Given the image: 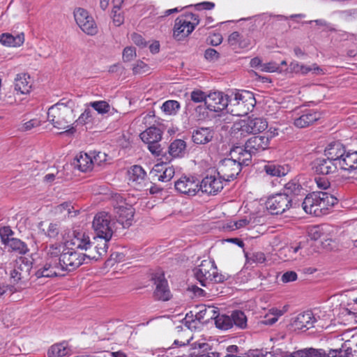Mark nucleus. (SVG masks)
Returning a JSON list of instances; mask_svg holds the SVG:
<instances>
[{
  "mask_svg": "<svg viewBox=\"0 0 357 357\" xmlns=\"http://www.w3.org/2000/svg\"><path fill=\"white\" fill-rule=\"evenodd\" d=\"M283 192L291 199L297 200L296 206H302L305 213L321 216L326 213L329 207L337 202V199L326 192H313L305 196V190L297 178L285 184Z\"/></svg>",
  "mask_w": 357,
  "mask_h": 357,
  "instance_id": "obj_1",
  "label": "nucleus"
},
{
  "mask_svg": "<svg viewBox=\"0 0 357 357\" xmlns=\"http://www.w3.org/2000/svg\"><path fill=\"white\" fill-rule=\"evenodd\" d=\"M204 315H206V319H215L216 327L221 330H229L233 327L240 329H244L247 326V317L244 312L241 310H234L231 315L220 314L217 308L208 306L204 308Z\"/></svg>",
  "mask_w": 357,
  "mask_h": 357,
  "instance_id": "obj_2",
  "label": "nucleus"
},
{
  "mask_svg": "<svg viewBox=\"0 0 357 357\" xmlns=\"http://www.w3.org/2000/svg\"><path fill=\"white\" fill-rule=\"evenodd\" d=\"M71 101L59 102L50 107L47 112V119L54 128L66 129L74 119Z\"/></svg>",
  "mask_w": 357,
  "mask_h": 357,
  "instance_id": "obj_3",
  "label": "nucleus"
},
{
  "mask_svg": "<svg viewBox=\"0 0 357 357\" xmlns=\"http://www.w3.org/2000/svg\"><path fill=\"white\" fill-rule=\"evenodd\" d=\"M256 104L252 93L248 91H238L234 93V98L229 99V107L227 112L233 116H243L251 112Z\"/></svg>",
  "mask_w": 357,
  "mask_h": 357,
  "instance_id": "obj_4",
  "label": "nucleus"
},
{
  "mask_svg": "<svg viewBox=\"0 0 357 357\" xmlns=\"http://www.w3.org/2000/svg\"><path fill=\"white\" fill-rule=\"evenodd\" d=\"M193 272L195 278L203 287H207L211 282H222L226 280L224 275L218 272L215 262L211 260H203Z\"/></svg>",
  "mask_w": 357,
  "mask_h": 357,
  "instance_id": "obj_5",
  "label": "nucleus"
},
{
  "mask_svg": "<svg viewBox=\"0 0 357 357\" xmlns=\"http://www.w3.org/2000/svg\"><path fill=\"white\" fill-rule=\"evenodd\" d=\"M116 222L112 215L105 211L96 214L92 222L93 229L98 238L111 240L115 231Z\"/></svg>",
  "mask_w": 357,
  "mask_h": 357,
  "instance_id": "obj_6",
  "label": "nucleus"
},
{
  "mask_svg": "<svg viewBox=\"0 0 357 357\" xmlns=\"http://www.w3.org/2000/svg\"><path fill=\"white\" fill-rule=\"evenodd\" d=\"M199 23V17L192 13L178 16L174 23L173 36L177 40H181L189 36Z\"/></svg>",
  "mask_w": 357,
  "mask_h": 357,
  "instance_id": "obj_7",
  "label": "nucleus"
},
{
  "mask_svg": "<svg viewBox=\"0 0 357 357\" xmlns=\"http://www.w3.org/2000/svg\"><path fill=\"white\" fill-rule=\"evenodd\" d=\"M87 259L86 254H82L73 248H65L60 255V261L58 262L62 273L63 271H73L84 263Z\"/></svg>",
  "mask_w": 357,
  "mask_h": 357,
  "instance_id": "obj_8",
  "label": "nucleus"
},
{
  "mask_svg": "<svg viewBox=\"0 0 357 357\" xmlns=\"http://www.w3.org/2000/svg\"><path fill=\"white\" fill-rule=\"evenodd\" d=\"M297 200L291 199L284 192L270 196L266 202V208L272 214H282L291 208H298Z\"/></svg>",
  "mask_w": 357,
  "mask_h": 357,
  "instance_id": "obj_9",
  "label": "nucleus"
},
{
  "mask_svg": "<svg viewBox=\"0 0 357 357\" xmlns=\"http://www.w3.org/2000/svg\"><path fill=\"white\" fill-rule=\"evenodd\" d=\"M32 262L27 258L20 257L15 261L13 269L10 273V278L15 283L24 284L30 279Z\"/></svg>",
  "mask_w": 357,
  "mask_h": 357,
  "instance_id": "obj_10",
  "label": "nucleus"
},
{
  "mask_svg": "<svg viewBox=\"0 0 357 357\" xmlns=\"http://www.w3.org/2000/svg\"><path fill=\"white\" fill-rule=\"evenodd\" d=\"M141 139L148 144L149 150L156 155L162 153V148L159 142L162 139V131L155 126H151L140 134Z\"/></svg>",
  "mask_w": 357,
  "mask_h": 357,
  "instance_id": "obj_11",
  "label": "nucleus"
},
{
  "mask_svg": "<svg viewBox=\"0 0 357 357\" xmlns=\"http://www.w3.org/2000/svg\"><path fill=\"white\" fill-rule=\"evenodd\" d=\"M74 17L79 27L86 34L94 36L98 33V26L92 16L82 8L74 11Z\"/></svg>",
  "mask_w": 357,
  "mask_h": 357,
  "instance_id": "obj_12",
  "label": "nucleus"
},
{
  "mask_svg": "<svg viewBox=\"0 0 357 357\" xmlns=\"http://www.w3.org/2000/svg\"><path fill=\"white\" fill-rule=\"evenodd\" d=\"M241 168L232 157L224 158L219 163L217 174L220 176L225 181H229L238 175Z\"/></svg>",
  "mask_w": 357,
  "mask_h": 357,
  "instance_id": "obj_13",
  "label": "nucleus"
},
{
  "mask_svg": "<svg viewBox=\"0 0 357 357\" xmlns=\"http://www.w3.org/2000/svg\"><path fill=\"white\" fill-rule=\"evenodd\" d=\"M206 106L208 109L213 112L227 111L229 107V99L227 96L219 91L211 92L207 96Z\"/></svg>",
  "mask_w": 357,
  "mask_h": 357,
  "instance_id": "obj_14",
  "label": "nucleus"
},
{
  "mask_svg": "<svg viewBox=\"0 0 357 357\" xmlns=\"http://www.w3.org/2000/svg\"><path fill=\"white\" fill-rule=\"evenodd\" d=\"M223 180L220 176L215 175L206 176L201 183H199V190L210 195H215L223 188Z\"/></svg>",
  "mask_w": 357,
  "mask_h": 357,
  "instance_id": "obj_15",
  "label": "nucleus"
},
{
  "mask_svg": "<svg viewBox=\"0 0 357 357\" xmlns=\"http://www.w3.org/2000/svg\"><path fill=\"white\" fill-rule=\"evenodd\" d=\"M339 165L331 159L326 157L316 158L312 163L313 171L320 175H329L337 171Z\"/></svg>",
  "mask_w": 357,
  "mask_h": 357,
  "instance_id": "obj_16",
  "label": "nucleus"
},
{
  "mask_svg": "<svg viewBox=\"0 0 357 357\" xmlns=\"http://www.w3.org/2000/svg\"><path fill=\"white\" fill-rule=\"evenodd\" d=\"M271 139V134L254 135L245 142L246 149L255 155L261 151L268 149Z\"/></svg>",
  "mask_w": 357,
  "mask_h": 357,
  "instance_id": "obj_17",
  "label": "nucleus"
},
{
  "mask_svg": "<svg viewBox=\"0 0 357 357\" xmlns=\"http://www.w3.org/2000/svg\"><path fill=\"white\" fill-rule=\"evenodd\" d=\"M114 208L116 221L121 224L123 227H129L132 223L135 208L128 204L119 206L114 205Z\"/></svg>",
  "mask_w": 357,
  "mask_h": 357,
  "instance_id": "obj_18",
  "label": "nucleus"
},
{
  "mask_svg": "<svg viewBox=\"0 0 357 357\" xmlns=\"http://www.w3.org/2000/svg\"><path fill=\"white\" fill-rule=\"evenodd\" d=\"M199 183L194 177L182 176L175 182L174 186L179 192L194 196L199 190Z\"/></svg>",
  "mask_w": 357,
  "mask_h": 357,
  "instance_id": "obj_19",
  "label": "nucleus"
},
{
  "mask_svg": "<svg viewBox=\"0 0 357 357\" xmlns=\"http://www.w3.org/2000/svg\"><path fill=\"white\" fill-rule=\"evenodd\" d=\"M296 115L294 119V125L298 128L309 127L321 118L320 113L313 109H305Z\"/></svg>",
  "mask_w": 357,
  "mask_h": 357,
  "instance_id": "obj_20",
  "label": "nucleus"
},
{
  "mask_svg": "<svg viewBox=\"0 0 357 357\" xmlns=\"http://www.w3.org/2000/svg\"><path fill=\"white\" fill-rule=\"evenodd\" d=\"M153 280L155 285V289L153 293L155 299L162 301H169L172 297V294L164 274L155 275Z\"/></svg>",
  "mask_w": 357,
  "mask_h": 357,
  "instance_id": "obj_21",
  "label": "nucleus"
},
{
  "mask_svg": "<svg viewBox=\"0 0 357 357\" xmlns=\"http://www.w3.org/2000/svg\"><path fill=\"white\" fill-rule=\"evenodd\" d=\"M268 128L266 119L261 117H249L241 126L243 132L255 135L263 132Z\"/></svg>",
  "mask_w": 357,
  "mask_h": 357,
  "instance_id": "obj_22",
  "label": "nucleus"
},
{
  "mask_svg": "<svg viewBox=\"0 0 357 357\" xmlns=\"http://www.w3.org/2000/svg\"><path fill=\"white\" fill-rule=\"evenodd\" d=\"M36 278H52L63 275L61 266L56 264V261L50 259V261H45V264L38 268L35 273Z\"/></svg>",
  "mask_w": 357,
  "mask_h": 357,
  "instance_id": "obj_23",
  "label": "nucleus"
},
{
  "mask_svg": "<svg viewBox=\"0 0 357 357\" xmlns=\"http://www.w3.org/2000/svg\"><path fill=\"white\" fill-rule=\"evenodd\" d=\"M229 155L242 167V166H248L251 163L252 155L255 154L246 149L245 144L244 146L234 147L230 151Z\"/></svg>",
  "mask_w": 357,
  "mask_h": 357,
  "instance_id": "obj_24",
  "label": "nucleus"
},
{
  "mask_svg": "<svg viewBox=\"0 0 357 357\" xmlns=\"http://www.w3.org/2000/svg\"><path fill=\"white\" fill-rule=\"evenodd\" d=\"M151 174L154 181L157 180L162 182L169 181L174 175V169L172 166H168L163 164H157L154 166Z\"/></svg>",
  "mask_w": 357,
  "mask_h": 357,
  "instance_id": "obj_25",
  "label": "nucleus"
},
{
  "mask_svg": "<svg viewBox=\"0 0 357 357\" xmlns=\"http://www.w3.org/2000/svg\"><path fill=\"white\" fill-rule=\"evenodd\" d=\"M316 319L312 311H305L298 314L294 321L293 326L297 330H308L314 327Z\"/></svg>",
  "mask_w": 357,
  "mask_h": 357,
  "instance_id": "obj_26",
  "label": "nucleus"
},
{
  "mask_svg": "<svg viewBox=\"0 0 357 357\" xmlns=\"http://www.w3.org/2000/svg\"><path fill=\"white\" fill-rule=\"evenodd\" d=\"M345 152V147L342 144L334 142L329 144L325 149L324 155L340 164Z\"/></svg>",
  "mask_w": 357,
  "mask_h": 357,
  "instance_id": "obj_27",
  "label": "nucleus"
},
{
  "mask_svg": "<svg viewBox=\"0 0 357 357\" xmlns=\"http://www.w3.org/2000/svg\"><path fill=\"white\" fill-rule=\"evenodd\" d=\"M30 79V76L26 73L17 75L14 82L15 90L20 94L29 93L31 89Z\"/></svg>",
  "mask_w": 357,
  "mask_h": 357,
  "instance_id": "obj_28",
  "label": "nucleus"
},
{
  "mask_svg": "<svg viewBox=\"0 0 357 357\" xmlns=\"http://www.w3.org/2000/svg\"><path fill=\"white\" fill-rule=\"evenodd\" d=\"M9 252H13L20 255H24L29 252L27 244L17 238H12L4 245Z\"/></svg>",
  "mask_w": 357,
  "mask_h": 357,
  "instance_id": "obj_29",
  "label": "nucleus"
},
{
  "mask_svg": "<svg viewBox=\"0 0 357 357\" xmlns=\"http://www.w3.org/2000/svg\"><path fill=\"white\" fill-rule=\"evenodd\" d=\"M339 167L347 171H351L357 168V151H346L344 157L338 164Z\"/></svg>",
  "mask_w": 357,
  "mask_h": 357,
  "instance_id": "obj_30",
  "label": "nucleus"
},
{
  "mask_svg": "<svg viewBox=\"0 0 357 357\" xmlns=\"http://www.w3.org/2000/svg\"><path fill=\"white\" fill-rule=\"evenodd\" d=\"M213 132L209 128H199L192 132V140L197 144H205L213 139Z\"/></svg>",
  "mask_w": 357,
  "mask_h": 357,
  "instance_id": "obj_31",
  "label": "nucleus"
},
{
  "mask_svg": "<svg viewBox=\"0 0 357 357\" xmlns=\"http://www.w3.org/2000/svg\"><path fill=\"white\" fill-rule=\"evenodd\" d=\"M93 243L90 241V238L85 233L78 232L75 235L72 243L73 245L76 246L77 248L80 250H84L87 251L93 246Z\"/></svg>",
  "mask_w": 357,
  "mask_h": 357,
  "instance_id": "obj_32",
  "label": "nucleus"
},
{
  "mask_svg": "<svg viewBox=\"0 0 357 357\" xmlns=\"http://www.w3.org/2000/svg\"><path fill=\"white\" fill-rule=\"evenodd\" d=\"M24 41V33L17 35L15 37L10 33H2L0 36L1 44L7 46L17 47L23 44Z\"/></svg>",
  "mask_w": 357,
  "mask_h": 357,
  "instance_id": "obj_33",
  "label": "nucleus"
},
{
  "mask_svg": "<svg viewBox=\"0 0 357 357\" xmlns=\"http://www.w3.org/2000/svg\"><path fill=\"white\" fill-rule=\"evenodd\" d=\"M74 164L79 170L84 172L91 170L93 167L91 155L87 153H81L79 157H77Z\"/></svg>",
  "mask_w": 357,
  "mask_h": 357,
  "instance_id": "obj_34",
  "label": "nucleus"
},
{
  "mask_svg": "<svg viewBox=\"0 0 357 357\" xmlns=\"http://www.w3.org/2000/svg\"><path fill=\"white\" fill-rule=\"evenodd\" d=\"M186 144L182 139H176L169 146V153L174 158L183 157L185 154Z\"/></svg>",
  "mask_w": 357,
  "mask_h": 357,
  "instance_id": "obj_35",
  "label": "nucleus"
},
{
  "mask_svg": "<svg viewBox=\"0 0 357 357\" xmlns=\"http://www.w3.org/2000/svg\"><path fill=\"white\" fill-rule=\"evenodd\" d=\"M328 354L324 349L309 348L294 352L291 357H327Z\"/></svg>",
  "mask_w": 357,
  "mask_h": 357,
  "instance_id": "obj_36",
  "label": "nucleus"
},
{
  "mask_svg": "<svg viewBox=\"0 0 357 357\" xmlns=\"http://www.w3.org/2000/svg\"><path fill=\"white\" fill-rule=\"evenodd\" d=\"M265 172L271 176H285L288 172V168L284 166L268 163L264 167Z\"/></svg>",
  "mask_w": 357,
  "mask_h": 357,
  "instance_id": "obj_37",
  "label": "nucleus"
},
{
  "mask_svg": "<svg viewBox=\"0 0 357 357\" xmlns=\"http://www.w3.org/2000/svg\"><path fill=\"white\" fill-rule=\"evenodd\" d=\"M68 348L65 342L52 345L48 350L49 357H63L68 354Z\"/></svg>",
  "mask_w": 357,
  "mask_h": 357,
  "instance_id": "obj_38",
  "label": "nucleus"
},
{
  "mask_svg": "<svg viewBox=\"0 0 357 357\" xmlns=\"http://www.w3.org/2000/svg\"><path fill=\"white\" fill-rule=\"evenodd\" d=\"M146 172L141 166L133 165L128 170L129 180L133 182L140 183L146 176Z\"/></svg>",
  "mask_w": 357,
  "mask_h": 357,
  "instance_id": "obj_39",
  "label": "nucleus"
},
{
  "mask_svg": "<svg viewBox=\"0 0 357 357\" xmlns=\"http://www.w3.org/2000/svg\"><path fill=\"white\" fill-rule=\"evenodd\" d=\"M161 109L167 114L175 115L180 109V103L176 100H169L162 104Z\"/></svg>",
  "mask_w": 357,
  "mask_h": 357,
  "instance_id": "obj_40",
  "label": "nucleus"
},
{
  "mask_svg": "<svg viewBox=\"0 0 357 357\" xmlns=\"http://www.w3.org/2000/svg\"><path fill=\"white\" fill-rule=\"evenodd\" d=\"M61 245L55 243L51 244L47 251L46 261H50V259L56 261V264L60 261V255L61 254Z\"/></svg>",
  "mask_w": 357,
  "mask_h": 357,
  "instance_id": "obj_41",
  "label": "nucleus"
},
{
  "mask_svg": "<svg viewBox=\"0 0 357 357\" xmlns=\"http://www.w3.org/2000/svg\"><path fill=\"white\" fill-rule=\"evenodd\" d=\"M89 106L93 107L98 114H104L109 112L110 105L104 100L93 101L89 103Z\"/></svg>",
  "mask_w": 357,
  "mask_h": 357,
  "instance_id": "obj_42",
  "label": "nucleus"
},
{
  "mask_svg": "<svg viewBox=\"0 0 357 357\" xmlns=\"http://www.w3.org/2000/svg\"><path fill=\"white\" fill-rule=\"evenodd\" d=\"M14 231L9 226H5L0 228V238L3 245H6L12 238H13Z\"/></svg>",
  "mask_w": 357,
  "mask_h": 357,
  "instance_id": "obj_43",
  "label": "nucleus"
},
{
  "mask_svg": "<svg viewBox=\"0 0 357 357\" xmlns=\"http://www.w3.org/2000/svg\"><path fill=\"white\" fill-rule=\"evenodd\" d=\"M94 250H96V253L90 252L86 254L87 259H93L98 261L103 256H105L107 252V249L105 248L104 247L98 248L97 246H94Z\"/></svg>",
  "mask_w": 357,
  "mask_h": 357,
  "instance_id": "obj_44",
  "label": "nucleus"
},
{
  "mask_svg": "<svg viewBox=\"0 0 357 357\" xmlns=\"http://www.w3.org/2000/svg\"><path fill=\"white\" fill-rule=\"evenodd\" d=\"M242 36L238 31H234L231 33L228 38V43L231 45H236L238 44L239 46L246 47V44H243V41L241 40Z\"/></svg>",
  "mask_w": 357,
  "mask_h": 357,
  "instance_id": "obj_45",
  "label": "nucleus"
},
{
  "mask_svg": "<svg viewBox=\"0 0 357 357\" xmlns=\"http://www.w3.org/2000/svg\"><path fill=\"white\" fill-rule=\"evenodd\" d=\"M190 98L194 102H204V104L206 105V100L208 98L204 92L200 90H195L191 92Z\"/></svg>",
  "mask_w": 357,
  "mask_h": 357,
  "instance_id": "obj_46",
  "label": "nucleus"
},
{
  "mask_svg": "<svg viewBox=\"0 0 357 357\" xmlns=\"http://www.w3.org/2000/svg\"><path fill=\"white\" fill-rule=\"evenodd\" d=\"M342 19L346 21H351L357 18V8H351L340 12Z\"/></svg>",
  "mask_w": 357,
  "mask_h": 357,
  "instance_id": "obj_47",
  "label": "nucleus"
},
{
  "mask_svg": "<svg viewBox=\"0 0 357 357\" xmlns=\"http://www.w3.org/2000/svg\"><path fill=\"white\" fill-rule=\"evenodd\" d=\"M92 111L90 109H86L75 121L77 124L85 125L91 121Z\"/></svg>",
  "mask_w": 357,
  "mask_h": 357,
  "instance_id": "obj_48",
  "label": "nucleus"
},
{
  "mask_svg": "<svg viewBox=\"0 0 357 357\" xmlns=\"http://www.w3.org/2000/svg\"><path fill=\"white\" fill-rule=\"evenodd\" d=\"M247 259L248 261H251L257 264H262L266 261V257L264 252H253L250 255V257L246 255Z\"/></svg>",
  "mask_w": 357,
  "mask_h": 357,
  "instance_id": "obj_49",
  "label": "nucleus"
},
{
  "mask_svg": "<svg viewBox=\"0 0 357 357\" xmlns=\"http://www.w3.org/2000/svg\"><path fill=\"white\" fill-rule=\"evenodd\" d=\"M188 7H194L195 8V10H198V11L203 10H212L214 8L215 3L213 2H210V1H203V2L198 3H196L194 5L191 4V5L187 6L185 8H188Z\"/></svg>",
  "mask_w": 357,
  "mask_h": 357,
  "instance_id": "obj_50",
  "label": "nucleus"
},
{
  "mask_svg": "<svg viewBox=\"0 0 357 357\" xmlns=\"http://www.w3.org/2000/svg\"><path fill=\"white\" fill-rule=\"evenodd\" d=\"M107 154L102 152L93 153L91 155V160L93 161V165L100 166L102 162L107 160Z\"/></svg>",
  "mask_w": 357,
  "mask_h": 357,
  "instance_id": "obj_51",
  "label": "nucleus"
},
{
  "mask_svg": "<svg viewBox=\"0 0 357 357\" xmlns=\"http://www.w3.org/2000/svg\"><path fill=\"white\" fill-rule=\"evenodd\" d=\"M136 56L135 48L133 47H126L123 52V60L125 62L132 61Z\"/></svg>",
  "mask_w": 357,
  "mask_h": 357,
  "instance_id": "obj_52",
  "label": "nucleus"
},
{
  "mask_svg": "<svg viewBox=\"0 0 357 357\" xmlns=\"http://www.w3.org/2000/svg\"><path fill=\"white\" fill-rule=\"evenodd\" d=\"M59 234V225L56 223H50L47 230V236L51 238H56Z\"/></svg>",
  "mask_w": 357,
  "mask_h": 357,
  "instance_id": "obj_53",
  "label": "nucleus"
},
{
  "mask_svg": "<svg viewBox=\"0 0 357 357\" xmlns=\"http://www.w3.org/2000/svg\"><path fill=\"white\" fill-rule=\"evenodd\" d=\"M119 10L120 9L112 8V11L113 22L116 26H119L124 22V17Z\"/></svg>",
  "mask_w": 357,
  "mask_h": 357,
  "instance_id": "obj_54",
  "label": "nucleus"
},
{
  "mask_svg": "<svg viewBox=\"0 0 357 357\" xmlns=\"http://www.w3.org/2000/svg\"><path fill=\"white\" fill-rule=\"evenodd\" d=\"M149 70L147 64L144 63L142 61H137V63L134 66L132 70L134 74H142L147 73Z\"/></svg>",
  "mask_w": 357,
  "mask_h": 357,
  "instance_id": "obj_55",
  "label": "nucleus"
},
{
  "mask_svg": "<svg viewBox=\"0 0 357 357\" xmlns=\"http://www.w3.org/2000/svg\"><path fill=\"white\" fill-rule=\"evenodd\" d=\"M40 126V121L37 119H31L24 123H23L20 128L22 131L30 130L33 128H36Z\"/></svg>",
  "mask_w": 357,
  "mask_h": 357,
  "instance_id": "obj_56",
  "label": "nucleus"
},
{
  "mask_svg": "<svg viewBox=\"0 0 357 357\" xmlns=\"http://www.w3.org/2000/svg\"><path fill=\"white\" fill-rule=\"evenodd\" d=\"M281 280L284 283L296 281L297 280V274L295 271H287L282 275Z\"/></svg>",
  "mask_w": 357,
  "mask_h": 357,
  "instance_id": "obj_57",
  "label": "nucleus"
},
{
  "mask_svg": "<svg viewBox=\"0 0 357 357\" xmlns=\"http://www.w3.org/2000/svg\"><path fill=\"white\" fill-rule=\"evenodd\" d=\"M131 39L132 42L139 47H143L146 45V43L144 38L138 33H133L131 34Z\"/></svg>",
  "mask_w": 357,
  "mask_h": 357,
  "instance_id": "obj_58",
  "label": "nucleus"
},
{
  "mask_svg": "<svg viewBox=\"0 0 357 357\" xmlns=\"http://www.w3.org/2000/svg\"><path fill=\"white\" fill-rule=\"evenodd\" d=\"M281 315L282 313L280 312L277 314H271V316L267 314L266 316H265L264 319L261 321V322L265 325H273L278 321V317Z\"/></svg>",
  "mask_w": 357,
  "mask_h": 357,
  "instance_id": "obj_59",
  "label": "nucleus"
},
{
  "mask_svg": "<svg viewBox=\"0 0 357 357\" xmlns=\"http://www.w3.org/2000/svg\"><path fill=\"white\" fill-rule=\"evenodd\" d=\"M204 57L209 61L217 60L219 57V53L214 49L208 48L204 52Z\"/></svg>",
  "mask_w": 357,
  "mask_h": 357,
  "instance_id": "obj_60",
  "label": "nucleus"
},
{
  "mask_svg": "<svg viewBox=\"0 0 357 357\" xmlns=\"http://www.w3.org/2000/svg\"><path fill=\"white\" fill-rule=\"evenodd\" d=\"M315 182L319 188L326 190L330 186V182L326 178L318 177L315 178Z\"/></svg>",
  "mask_w": 357,
  "mask_h": 357,
  "instance_id": "obj_61",
  "label": "nucleus"
},
{
  "mask_svg": "<svg viewBox=\"0 0 357 357\" xmlns=\"http://www.w3.org/2000/svg\"><path fill=\"white\" fill-rule=\"evenodd\" d=\"M314 70L317 74H319L321 69L317 66V64H314L312 67L307 66L301 64V74H307L310 71Z\"/></svg>",
  "mask_w": 357,
  "mask_h": 357,
  "instance_id": "obj_62",
  "label": "nucleus"
},
{
  "mask_svg": "<svg viewBox=\"0 0 357 357\" xmlns=\"http://www.w3.org/2000/svg\"><path fill=\"white\" fill-rule=\"evenodd\" d=\"M206 109L207 107L205 105H199L195 108V112L197 114V118L199 120L203 119L206 117V116L207 115Z\"/></svg>",
  "mask_w": 357,
  "mask_h": 357,
  "instance_id": "obj_63",
  "label": "nucleus"
},
{
  "mask_svg": "<svg viewBox=\"0 0 357 357\" xmlns=\"http://www.w3.org/2000/svg\"><path fill=\"white\" fill-rule=\"evenodd\" d=\"M278 69V66L275 63H267L261 65V70L264 72H275Z\"/></svg>",
  "mask_w": 357,
  "mask_h": 357,
  "instance_id": "obj_64",
  "label": "nucleus"
}]
</instances>
